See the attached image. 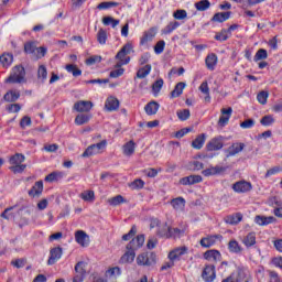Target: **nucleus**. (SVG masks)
Wrapping results in <instances>:
<instances>
[{
	"mask_svg": "<svg viewBox=\"0 0 282 282\" xmlns=\"http://www.w3.org/2000/svg\"><path fill=\"white\" fill-rule=\"evenodd\" d=\"M131 52H133V44H124L115 57L117 61L115 67H122V65H129V63L131 62V57H129V54H131Z\"/></svg>",
	"mask_w": 282,
	"mask_h": 282,
	"instance_id": "1",
	"label": "nucleus"
},
{
	"mask_svg": "<svg viewBox=\"0 0 282 282\" xmlns=\"http://www.w3.org/2000/svg\"><path fill=\"white\" fill-rule=\"evenodd\" d=\"M25 162V155L21 153H15L14 155L10 156L9 164L11 166L9 167L12 173H23L25 169H28V165L23 164Z\"/></svg>",
	"mask_w": 282,
	"mask_h": 282,
	"instance_id": "2",
	"label": "nucleus"
},
{
	"mask_svg": "<svg viewBox=\"0 0 282 282\" xmlns=\"http://www.w3.org/2000/svg\"><path fill=\"white\" fill-rule=\"evenodd\" d=\"M6 83H25V68H23V66L13 67L11 75L6 79Z\"/></svg>",
	"mask_w": 282,
	"mask_h": 282,
	"instance_id": "3",
	"label": "nucleus"
},
{
	"mask_svg": "<svg viewBox=\"0 0 282 282\" xmlns=\"http://www.w3.org/2000/svg\"><path fill=\"white\" fill-rule=\"evenodd\" d=\"M186 254H188V247H176L169 252L167 259L169 261H174V263H176V261H182Z\"/></svg>",
	"mask_w": 282,
	"mask_h": 282,
	"instance_id": "4",
	"label": "nucleus"
},
{
	"mask_svg": "<svg viewBox=\"0 0 282 282\" xmlns=\"http://www.w3.org/2000/svg\"><path fill=\"white\" fill-rule=\"evenodd\" d=\"M156 256L153 252H143L137 257V265H155Z\"/></svg>",
	"mask_w": 282,
	"mask_h": 282,
	"instance_id": "5",
	"label": "nucleus"
},
{
	"mask_svg": "<svg viewBox=\"0 0 282 282\" xmlns=\"http://www.w3.org/2000/svg\"><path fill=\"white\" fill-rule=\"evenodd\" d=\"M107 148V141H100L97 144H91L88 147L84 153L82 154V158H91V155H98V153H101L102 150Z\"/></svg>",
	"mask_w": 282,
	"mask_h": 282,
	"instance_id": "6",
	"label": "nucleus"
},
{
	"mask_svg": "<svg viewBox=\"0 0 282 282\" xmlns=\"http://www.w3.org/2000/svg\"><path fill=\"white\" fill-rule=\"evenodd\" d=\"M73 109L74 111H77V113H89V111L94 109V102L88 100H79L74 104Z\"/></svg>",
	"mask_w": 282,
	"mask_h": 282,
	"instance_id": "7",
	"label": "nucleus"
},
{
	"mask_svg": "<svg viewBox=\"0 0 282 282\" xmlns=\"http://www.w3.org/2000/svg\"><path fill=\"white\" fill-rule=\"evenodd\" d=\"M232 191L238 194L250 193L252 191V183L248 181H238L232 184Z\"/></svg>",
	"mask_w": 282,
	"mask_h": 282,
	"instance_id": "8",
	"label": "nucleus"
},
{
	"mask_svg": "<svg viewBox=\"0 0 282 282\" xmlns=\"http://www.w3.org/2000/svg\"><path fill=\"white\" fill-rule=\"evenodd\" d=\"M226 166L215 165L209 166L206 170H203L202 175H204V177H213L214 175H221V173H226Z\"/></svg>",
	"mask_w": 282,
	"mask_h": 282,
	"instance_id": "9",
	"label": "nucleus"
},
{
	"mask_svg": "<svg viewBox=\"0 0 282 282\" xmlns=\"http://www.w3.org/2000/svg\"><path fill=\"white\" fill-rule=\"evenodd\" d=\"M165 230L166 231H161V237H165V239H177V237L184 235V230L180 228L165 227Z\"/></svg>",
	"mask_w": 282,
	"mask_h": 282,
	"instance_id": "10",
	"label": "nucleus"
},
{
	"mask_svg": "<svg viewBox=\"0 0 282 282\" xmlns=\"http://www.w3.org/2000/svg\"><path fill=\"white\" fill-rule=\"evenodd\" d=\"M232 117V108L228 107V108H223L220 110V117L218 120V126L219 127H226V124H228V122H230V118Z\"/></svg>",
	"mask_w": 282,
	"mask_h": 282,
	"instance_id": "11",
	"label": "nucleus"
},
{
	"mask_svg": "<svg viewBox=\"0 0 282 282\" xmlns=\"http://www.w3.org/2000/svg\"><path fill=\"white\" fill-rule=\"evenodd\" d=\"M224 149V137H215L207 143V151H221Z\"/></svg>",
	"mask_w": 282,
	"mask_h": 282,
	"instance_id": "12",
	"label": "nucleus"
},
{
	"mask_svg": "<svg viewBox=\"0 0 282 282\" xmlns=\"http://www.w3.org/2000/svg\"><path fill=\"white\" fill-rule=\"evenodd\" d=\"M144 246V235H139L135 238H133L128 245L127 250H140Z\"/></svg>",
	"mask_w": 282,
	"mask_h": 282,
	"instance_id": "13",
	"label": "nucleus"
},
{
	"mask_svg": "<svg viewBox=\"0 0 282 282\" xmlns=\"http://www.w3.org/2000/svg\"><path fill=\"white\" fill-rule=\"evenodd\" d=\"M62 257H63V248L55 247V248L51 249L50 258L47 260V265H54V263H56V261L61 260Z\"/></svg>",
	"mask_w": 282,
	"mask_h": 282,
	"instance_id": "14",
	"label": "nucleus"
},
{
	"mask_svg": "<svg viewBox=\"0 0 282 282\" xmlns=\"http://www.w3.org/2000/svg\"><path fill=\"white\" fill-rule=\"evenodd\" d=\"M246 144L243 143H232L225 152H226V158H235V155L241 153L243 151Z\"/></svg>",
	"mask_w": 282,
	"mask_h": 282,
	"instance_id": "15",
	"label": "nucleus"
},
{
	"mask_svg": "<svg viewBox=\"0 0 282 282\" xmlns=\"http://www.w3.org/2000/svg\"><path fill=\"white\" fill-rule=\"evenodd\" d=\"M75 241L82 246V248H87V246H89V235L84 230H78L75 232Z\"/></svg>",
	"mask_w": 282,
	"mask_h": 282,
	"instance_id": "16",
	"label": "nucleus"
},
{
	"mask_svg": "<svg viewBox=\"0 0 282 282\" xmlns=\"http://www.w3.org/2000/svg\"><path fill=\"white\" fill-rule=\"evenodd\" d=\"M217 239H221L219 235H209L200 239L199 243L202 248H213L217 243Z\"/></svg>",
	"mask_w": 282,
	"mask_h": 282,
	"instance_id": "17",
	"label": "nucleus"
},
{
	"mask_svg": "<svg viewBox=\"0 0 282 282\" xmlns=\"http://www.w3.org/2000/svg\"><path fill=\"white\" fill-rule=\"evenodd\" d=\"M202 182H204L202 175H189L180 180V184H182L183 186H191L193 184H199Z\"/></svg>",
	"mask_w": 282,
	"mask_h": 282,
	"instance_id": "18",
	"label": "nucleus"
},
{
	"mask_svg": "<svg viewBox=\"0 0 282 282\" xmlns=\"http://www.w3.org/2000/svg\"><path fill=\"white\" fill-rule=\"evenodd\" d=\"M158 34V28H151L143 33V36L140 40V45H147V43H151L153 39H155Z\"/></svg>",
	"mask_w": 282,
	"mask_h": 282,
	"instance_id": "19",
	"label": "nucleus"
},
{
	"mask_svg": "<svg viewBox=\"0 0 282 282\" xmlns=\"http://www.w3.org/2000/svg\"><path fill=\"white\" fill-rule=\"evenodd\" d=\"M204 281L206 282H213L215 281L216 273H215V265L208 264L204 268L203 274H202Z\"/></svg>",
	"mask_w": 282,
	"mask_h": 282,
	"instance_id": "20",
	"label": "nucleus"
},
{
	"mask_svg": "<svg viewBox=\"0 0 282 282\" xmlns=\"http://www.w3.org/2000/svg\"><path fill=\"white\" fill-rule=\"evenodd\" d=\"M276 218L274 216H261L258 215L254 217V224L258 226H270V224H274Z\"/></svg>",
	"mask_w": 282,
	"mask_h": 282,
	"instance_id": "21",
	"label": "nucleus"
},
{
	"mask_svg": "<svg viewBox=\"0 0 282 282\" xmlns=\"http://www.w3.org/2000/svg\"><path fill=\"white\" fill-rule=\"evenodd\" d=\"M203 257L206 259V261H221V252H219L217 249L207 250Z\"/></svg>",
	"mask_w": 282,
	"mask_h": 282,
	"instance_id": "22",
	"label": "nucleus"
},
{
	"mask_svg": "<svg viewBox=\"0 0 282 282\" xmlns=\"http://www.w3.org/2000/svg\"><path fill=\"white\" fill-rule=\"evenodd\" d=\"M120 107V101L116 97H108L105 102L106 111H117Z\"/></svg>",
	"mask_w": 282,
	"mask_h": 282,
	"instance_id": "23",
	"label": "nucleus"
},
{
	"mask_svg": "<svg viewBox=\"0 0 282 282\" xmlns=\"http://www.w3.org/2000/svg\"><path fill=\"white\" fill-rule=\"evenodd\" d=\"M171 206L177 213H183L184 208H186V199L184 197H176L171 200Z\"/></svg>",
	"mask_w": 282,
	"mask_h": 282,
	"instance_id": "24",
	"label": "nucleus"
},
{
	"mask_svg": "<svg viewBox=\"0 0 282 282\" xmlns=\"http://www.w3.org/2000/svg\"><path fill=\"white\" fill-rule=\"evenodd\" d=\"M217 55L215 53H210L205 58V65L209 72H215V67H217Z\"/></svg>",
	"mask_w": 282,
	"mask_h": 282,
	"instance_id": "25",
	"label": "nucleus"
},
{
	"mask_svg": "<svg viewBox=\"0 0 282 282\" xmlns=\"http://www.w3.org/2000/svg\"><path fill=\"white\" fill-rule=\"evenodd\" d=\"M43 194V181H37L29 191L30 197H40Z\"/></svg>",
	"mask_w": 282,
	"mask_h": 282,
	"instance_id": "26",
	"label": "nucleus"
},
{
	"mask_svg": "<svg viewBox=\"0 0 282 282\" xmlns=\"http://www.w3.org/2000/svg\"><path fill=\"white\" fill-rule=\"evenodd\" d=\"M243 219V215L241 213H236L225 217V224H229L230 226H237Z\"/></svg>",
	"mask_w": 282,
	"mask_h": 282,
	"instance_id": "27",
	"label": "nucleus"
},
{
	"mask_svg": "<svg viewBox=\"0 0 282 282\" xmlns=\"http://www.w3.org/2000/svg\"><path fill=\"white\" fill-rule=\"evenodd\" d=\"M241 242L243 243V246H246V248H252V246L257 245V234L249 232L247 236L243 237Z\"/></svg>",
	"mask_w": 282,
	"mask_h": 282,
	"instance_id": "28",
	"label": "nucleus"
},
{
	"mask_svg": "<svg viewBox=\"0 0 282 282\" xmlns=\"http://www.w3.org/2000/svg\"><path fill=\"white\" fill-rule=\"evenodd\" d=\"M89 120H91V113L82 112L76 116L75 124H77V127H83V124H87Z\"/></svg>",
	"mask_w": 282,
	"mask_h": 282,
	"instance_id": "29",
	"label": "nucleus"
},
{
	"mask_svg": "<svg viewBox=\"0 0 282 282\" xmlns=\"http://www.w3.org/2000/svg\"><path fill=\"white\" fill-rule=\"evenodd\" d=\"M123 155L131 158L135 153V142L129 141L122 147Z\"/></svg>",
	"mask_w": 282,
	"mask_h": 282,
	"instance_id": "30",
	"label": "nucleus"
},
{
	"mask_svg": "<svg viewBox=\"0 0 282 282\" xmlns=\"http://www.w3.org/2000/svg\"><path fill=\"white\" fill-rule=\"evenodd\" d=\"M184 89H186V83H177L171 93V98H180V95L184 94Z\"/></svg>",
	"mask_w": 282,
	"mask_h": 282,
	"instance_id": "31",
	"label": "nucleus"
},
{
	"mask_svg": "<svg viewBox=\"0 0 282 282\" xmlns=\"http://www.w3.org/2000/svg\"><path fill=\"white\" fill-rule=\"evenodd\" d=\"M180 25L181 24L177 21L169 22V24L161 30V34H165V35L173 34V32H175V30H177Z\"/></svg>",
	"mask_w": 282,
	"mask_h": 282,
	"instance_id": "32",
	"label": "nucleus"
},
{
	"mask_svg": "<svg viewBox=\"0 0 282 282\" xmlns=\"http://www.w3.org/2000/svg\"><path fill=\"white\" fill-rule=\"evenodd\" d=\"M160 109V104L155 102V101H151L149 102L145 107H144V111L148 116H155V113H158V110Z\"/></svg>",
	"mask_w": 282,
	"mask_h": 282,
	"instance_id": "33",
	"label": "nucleus"
},
{
	"mask_svg": "<svg viewBox=\"0 0 282 282\" xmlns=\"http://www.w3.org/2000/svg\"><path fill=\"white\" fill-rule=\"evenodd\" d=\"M14 61V56L10 53H4L0 56V65L1 67H10Z\"/></svg>",
	"mask_w": 282,
	"mask_h": 282,
	"instance_id": "34",
	"label": "nucleus"
},
{
	"mask_svg": "<svg viewBox=\"0 0 282 282\" xmlns=\"http://www.w3.org/2000/svg\"><path fill=\"white\" fill-rule=\"evenodd\" d=\"M121 263H133L135 261V251L127 249V252L120 259Z\"/></svg>",
	"mask_w": 282,
	"mask_h": 282,
	"instance_id": "35",
	"label": "nucleus"
},
{
	"mask_svg": "<svg viewBox=\"0 0 282 282\" xmlns=\"http://www.w3.org/2000/svg\"><path fill=\"white\" fill-rule=\"evenodd\" d=\"M230 19V12H218L214 14L212 21L215 23H224V21H228Z\"/></svg>",
	"mask_w": 282,
	"mask_h": 282,
	"instance_id": "36",
	"label": "nucleus"
},
{
	"mask_svg": "<svg viewBox=\"0 0 282 282\" xmlns=\"http://www.w3.org/2000/svg\"><path fill=\"white\" fill-rule=\"evenodd\" d=\"M65 177V172H53L45 176V182H58V180H63Z\"/></svg>",
	"mask_w": 282,
	"mask_h": 282,
	"instance_id": "37",
	"label": "nucleus"
},
{
	"mask_svg": "<svg viewBox=\"0 0 282 282\" xmlns=\"http://www.w3.org/2000/svg\"><path fill=\"white\" fill-rule=\"evenodd\" d=\"M228 250L234 254H239V252H242L243 248H241V245H239L237 240H230L228 243Z\"/></svg>",
	"mask_w": 282,
	"mask_h": 282,
	"instance_id": "38",
	"label": "nucleus"
},
{
	"mask_svg": "<svg viewBox=\"0 0 282 282\" xmlns=\"http://www.w3.org/2000/svg\"><path fill=\"white\" fill-rule=\"evenodd\" d=\"M21 97V94L17 90H10L4 95V100L7 102H17V100H19V98Z\"/></svg>",
	"mask_w": 282,
	"mask_h": 282,
	"instance_id": "39",
	"label": "nucleus"
},
{
	"mask_svg": "<svg viewBox=\"0 0 282 282\" xmlns=\"http://www.w3.org/2000/svg\"><path fill=\"white\" fill-rule=\"evenodd\" d=\"M65 69L66 72H68V74H72L75 78H77V76H83V70H80V68H78V66L74 64L66 65Z\"/></svg>",
	"mask_w": 282,
	"mask_h": 282,
	"instance_id": "40",
	"label": "nucleus"
},
{
	"mask_svg": "<svg viewBox=\"0 0 282 282\" xmlns=\"http://www.w3.org/2000/svg\"><path fill=\"white\" fill-rule=\"evenodd\" d=\"M205 143H206V134L203 133L192 142V147L193 149H202V147H204Z\"/></svg>",
	"mask_w": 282,
	"mask_h": 282,
	"instance_id": "41",
	"label": "nucleus"
},
{
	"mask_svg": "<svg viewBox=\"0 0 282 282\" xmlns=\"http://www.w3.org/2000/svg\"><path fill=\"white\" fill-rule=\"evenodd\" d=\"M37 78L41 80V83H45L47 80V67L45 65L39 66Z\"/></svg>",
	"mask_w": 282,
	"mask_h": 282,
	"instance_id": "42",
	"label": "nucleus"
},
{
	"mask_svg": "<svg viewBox=\"0 0 282 282\" xmlns=\"http://www.w3.org/2000/svg\"><path fill=\"white\" fill-rule=\"evenodd\" d=\"M109 206H120V204H127V199L122 195H117L108 199Z\"/></svg>",
	"mask_w": 282,
	"mask_h": 282,
	"instance_id": "43",
	"label": "nucleus"
},
{
	"mask_svg": "<svg viewBox=\"0 0 282 282\" xmlns=\"http://www.w3.org/2000/svg\"><path fill=\"white\" fill-rule=\"evenodd\" d=\"M194 6H195L196 10H198V12H206V10H208V8H210V1L200 0V1L196 2Z\"/></svg>",
	"mask_w": 282,
	"mask_h": 282,
	"instance_id": "44",
	"label": "nucleus"
},
{
	"mask_svg": "<svg viewBox=\"0 0 282 282\" xmlns=\"http://www.w3.org/2000/svg\"><path fill=\"white\" fill-rule=\"evenodd\" d=\"M79 197L84 202H94V199H96V194L94 191H85L79 195Z\"/></svg>",
	"mask_w": 282,
	"mask_h": 282,
	"instance_id": "45",
	"label": "nucleus"
},
{
	"mask_svg": "<svg viewBox=\"0 0 282 282\" xmlns=\"http://www.w3.org/2000/svg\"><path fill=\"white\" fill-rule=\"evenodd\" d=\"M151 74V65H145L137 73L138 78H147Z\"/></svg>",
	"mask_w": 282,
	"mask_h": 282,
	"instance_id": "46",
	"label": "nucleus"
},
{
	"mask_svg": "<svg viewBox=\"0 0 282 282\" xmlns=\"http://www.w3.org/2000/svg\"><path fill=\"white\" fill-rule=\"evenodd\" d=\"M97 41L99 45H106L107 44V31L104 29H99L97 33Z\"/></svg>",
	"mask_w": 282,
	"mask_h": 282,
	"instance_id": "47",
	"label": "nucleus"
},
{
	"mask_svg": "<svg viewBox=\"0 0 282 282\" xmlns=\"http://www.w3.org/2000/svg\"><path fill=\"white\" fill-rule=\"evenodd\" d=\"M119 3L115 1H105L97 6L98 10H109V8H118Z\"/></svg>",
	"mask_w": 282,
	"mask_h": 282,
	"instance_id": "48",
	"label": "nucleus"
},
{
	"mask_svg": "<svg viewBox=\"0 0 282 282\" xmlns=\"http://www.w3.org/2000/svg\"><path fill=\"white\" fill-rule=\"evenodd\" d=\"M188 17V13L184 9H178L173 13V18L176 19V21H184Z\"/></svg>",
	"mask_w": 282,
	"mask_h": 282,
	"instance_id": "49",
	"label": "nucleus"
},
{
	"mask_svg": "<svg viewBox=\"0 0 282 282\" xmlns=\"http://www.w3.org/2000/svg\"><path fill=\"white\" fill-rule=\"evenodd\" d=\"M104 25H111V28H116L117 25H120V20H116L112 17H105L102 19Z\"/></svg>",
	"mask_w": 282,
	"mask_h": 282,
	"instance_id": "50",
	"label": "nucleus"
},
{
	"mask_svg": "<svg viewBox=\"0 0 282 282\" xmlns=\"http://www.w3.org/2000/svg\"><path fill=\"white\" fill-rule=\"evenodd\" d=\"M269 96H270V94L268 91L262 90L258 94L257 100H258V102H260V105H267Z\"/></svg>",
	"mask_w": 282,
	"mask_h": 282,
	"instance_id": "51",
	"label": "nucleus"
},
{
	"mask_svg": "<svg viewBox=\"0 0 282 282\" xmlns=\"http://www.w3.org/2000/svg\"><path fill=\"white\" fill-rule=\"evenodd\" d=\"M265 58H268V51H265L264 48L258 50L254 55V61H265Z\"/></svg>",
	"mask_w": 282,
	"mask_h": 282,
	"instance_id": "52",
	"label": "nucleus"
},
{
	"mask_svg": "<svg viewBox=\"0 0 282 282\" xmlns=\"http://www.w3.org/2000/svg\"><path fill=\"white\" fill-rule=\"evenodd\" d=\"M177 118L181 119L182 121L188 120V118H191V110L188 109L178 110Z\"/></svg>",
	"mask_w": 282,
	"mask_h": 282,
	"instance_id": "53",
	"label": "nucleus"
},
{
	"mask_svg": "<svg viewBox=\"0 0 282 282\" xmlns=\"http://www.w3.org/2000/svg\"><path fill=\"white\" fill-rule=\"evenodd\" d=\"M122 74H124V68H122V66L115 67V69L110 72V78H120Z\"/></svg>",
	"mask_w": 282,
	"mask_h": 282,
	"instance_id": "54",
	"label": "nucleus"
},
{
	"mask_svg": "<svg viewBox=\"0 0 282 282\" xmlns=\"http://www.w3.org/2000/svg\"><path fill=\"white\" fill-rule=\"evenodd\" d=\"M164 47H166V42H164V40L159 41L154 46V53L162 54V52H164Z\"/></svg>",
	"mask_w": 282,
	"mask_h": 282,
	"instance_id": "55",
	"label": "nucleus"
},
{
	"mask_svg": "<svg viewBox=\"0 0 282 282\" xmlns=\"http://www.w3.org/2000/svg\"><path fill=\"white\" fill-rule=\"evenodd\" d=\"M260 123L262 127H270L271 124H274V118L272 116H264L261 120Z\"/></svg>",
	"mask_w": 282,
	"mask_h": 282,
	"instance_id": "56",
	"label": "nucleus"
},
{
	"mask_svg": "<svg viewBox=\"0 0 282 282\" xmlns=\"http://www.w3.org/2000/svg\"><path fill=\"white\" fill-rule=\"evenodd\" d=\"M162 87H164V79H158L153 85L152 89L154 94H160Z\"/></svg>",
	"mask_w": 282,
	"mask_h": 282,
	"instance_id": "57",
	"label": "nucleus"
},
{
	"mask_svg": "<svg viewBox=\"0 0 282 282\" xmlns=\"http://www.w3.org/2000/svg\"><path fill=\"white\" fill-rule=\"evenodd\" d=\"M106 274H107V276H113V278L120 276L121 270H120V268L115 267V268L109 269Z\"/></svg>",
	"mask_w": 282,
	"mask_h": 282,
	"instance_id": "58",
	"label": "nucleus"
},
{
	"mask_svg": "<svg viewBox=\"0 0 282 282\" xmlns=\"http://www.w3.org/2000/svg\"><path fill=\"white\" fill-rule=\"evenodd\" d=\"M86 264L85 262L80 261L75 265V272L76 274H86L85 271Z\"/></svg>",
	"mask_w": 282,
	"mask_h": 282,
	"instance_id": "59",
	"label": "nucleus"
},
{
	"mask_svg": "<svg viewBox=\"0 0 282 282\" xmlns=\"http://www.w3.org/2000/svg\"><path fill=\"white\" fill-rule=\"evenodd\" d=\"M130 186L134 189L144 188V181H142V178H137L130 184Z\"/></svg>",
	"mask_w": 282,
	"mask_h": 282,
	"instance_id": "60",
	"label": "nucleus"
},
{
	"mask_svg": "<svg viewBox=\"0 0 282 282\" xmlns=\"http://www.w3.org/2000/svg\"><path fill=\"white\" fill-rule=\"evenodd\" d=\"M254 127V121L252 119H247L240 123L241 129H252Z\"/></svg>",
	"mask_w": 282,
	"mask_h": 282,
	"instance_id": "61",
	"label": "nucleus"
},
{
	"mask_svg": "<svg viewBox=\"0 0 282 282\" xmlns=\"http://www.w3.org/2000/svg\"><path fill=\"white\" fill-rule=\"evenodd\" d=\"M269 282H281V278L276 271H269Z\"/></svg>",
	"mask_w": 282,
	"mask_h": 282,
	"instance_id": "62",
	"label": "nucleus"
},
{
	"mask_svg": "<svg viewBox=\"0 0 282 282\" xmlns=\"http://www.w3.org/2000/svg\"><path fill=\"white\" fill-rule=\"evenodd\" d=\"M216 41H228V31L223 30L220 33L215 35Z\"/></svg>",
	"mask_w": 282,
	"mask_h": 282,
	"instance_id": "63",
	"label": "nucleus"
},
{
	"mask_svg": "<svg viewBox=\"0 0 282 282\" xmlns=\"http://www.w3.org/2000/svg\"><path fill=\"white\" fill-rule=\"evenodd\" d=\"M100 61H102V57L99 55H94L91 57H89L88 59H86V64L88 65H95V63H100Z\"/></svg>",
	"mask_w": 282,
	"mask_h": 282,
	"instance_id": "64",
	"label": "nucleus"
}]
</instances>
